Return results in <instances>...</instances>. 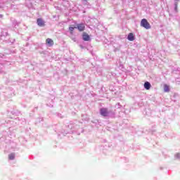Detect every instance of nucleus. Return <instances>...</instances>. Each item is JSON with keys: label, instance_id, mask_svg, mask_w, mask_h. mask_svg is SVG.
Returning <instances> with one entry per match:
<instances>
[{"label": "nucleus", "instance_id": "nucleus-4", "mask_svg": "<svg viewBox=\"0 0 180 180\" xmlns=\"http://www.w3.org/2000/svg\"><path fill=\"white\" fill-rule=\"evenodd\" d=\"M76 29H78L79 32H84L85 30V25L84 23L78 24Z\"/></svg>", "mask_w": 180, "mask_h": 180}, {"label": "nucleus", "instance_id": "nucleus-10", "mask_svg": "<svg viewBox=\"0 0 180 180\" xmlns=\"http://www.w3.org/2000/svg\"><path fill=\"white\" fill-rule=\"evenodd\" d=\"M8 159L9 160H15V154L11 153V154L8 155Z\"/></svg>", "mask_w": 180, "mask_h": 180}, {"label": "nucleus", "instance_id": "nucleus-6", "mask_svg": "<svg viewBox=\"0 0 180 180\" xmlns=\"http://www.w3.org/2000/svg\"><path fill=\"white\" fill-rule=\"evenodd\" d=\"M46 44H49V46H53L54 45V41L53 39L48 38L46 39Z\"/></svg>", "mask_w": 180, "mask_h": 180}, {"label": "nucleus", "instance_id": "nucleus-12", "mask_svg": "<svg viewBox=\"0 0 180 180\" xmlns=\"http://www.w3.org/2000/svg\"><path fill=\"white\" fill-rule=\"evenodd\" d=\"M178 9V4H175V11H176Z\"/></svg>", "mask_w": 180, "mask_h": 180}, {"label": "nucleus", "instance_id": "nucleus-11", "mask_svg": "<svg viewBox=\"0 0 180 180\" xmlns=\"http://www.w3.org/2000/svg\"><path fill=\"white\" fill-rule=\"evenodd\" d=\"M75 28H76L75 27H69V30H70L71 34H72V33H74V30H75Z\"/></svg>", "mask_w": 180, "mask_h": 180}, {"label": "nucleus", "instance_id": "nucleus-13", "mask_svg": "<svg viewBox=\"0 0 180 180\" xmlns=\"http://www.w3.org/2000/svg\"><path fill=\"white\" fill-rule=\"evenodd\" d=\"M0 18H2V15H0Z\"/></svg>", "mask_w": 180, "mask_h": 180}, {"label": "nucleus", "instance_id": "nucleus-1", "mask_svg": "<svg viewBox=\"0 0 180 180\" xmlns=\"http://www.w3.org/2000/svg\"><path fill=\"white\" fill-rule=\"evenodd\" d=\"M141 26L147 30L151 29V25H150V22H148V21H147V19L146 18L141 20Z\"/></svg>", "mask_w": 180, "mask_h": 180}, {"label": "nucleus", "instance_id": "nucleus-8", "mask_svg": "<svg viewBox=\"0 0 180 180\" xmlns=\"http://www.w3.org/2000/svg\"><path fill=\"white\" fill-rule=\"evenodd\" d=\"M128 40L129 41H133L134 40V34L133 33H129L128 34V37H127Z\"/></svg>", "mask_w": 180, "mask_h": 180}, {"label": "nucleus", "instance_id": "nucleus-2", "mask_svg": "<svg viewBox=\"0 0 180 180\" xmlns=\"http://www.w3.org/2000/svg\"><path fill=\"white\" fill-rule=\"evenodd\" d=\"M100 114L101 115V116H104V117H106L109 115V111H108V108H103L100 109Z\"/></svg>", "mask_w": 180, "mask_h": 180}, {"label": "nucleus", "instance_id": "nucleus-9", "mask_svg": "<svg viewBox=\"0 0 180 180\" xmlns=\"http://www.w3.org/2000/svg\"><path fill=\"white\" fill-rule=\"evenodd\" d=\"M164 91H165V92H168L169 91V86L165 84L164 85Z\"/></svg>", "mask_w": 180, "mask_h": 180}, {"label": "nucleus", "instance_id": "nucleus-7", "mask_svg": "<svg viewBox=\"0 0 180 180\" xmlns=\"http://www.w3.org/2000/svg\"><path fill=\"white\" fill-rule=\"evenodd\" d=\"M143 86H144L145 89L148 91L151 88V84H150V82H146L143 84Z\"/></svg>", "mask_w": 180, "mask_h": 180}, {"label": "nucleus", "instance_id": "nucleus-5", "mask_svg": "<svg viewBox=\"0 0 180 180\" xmlns=\"http://www.w3.org/2000/svg\"><path fill=\"white\" fill-rule=\"evenodd\" d=\"M82 37H83V40L84 41H89V40H91L89 34H88L86 32H84L83 33Z\"/></svg>", "mask_w": 180, "mask_h": 180}, {"label": "nucleus", "instance_id": "nucleus-14", "mask_svg": "<svg viewBox=\"0 0 180 180\" xmlns=\"http://www.w3.org/2000/svg\"><path fill=\"white\" fill-rule=\"evenodd\" d=\"M84 1H85L86 2V1H88V0H84Z\"/></svg>", "mask_w": 180, "mask_h": 180}, {"label": "nucleus", "instance_id": "nucleus-3", "mask_svg": "<svg viewBox=\"0 0 180 180\" xmlns=\"http://www.w3.org/2000/svg\"><path fill=\"white\" fill-rule=\"evenodd\" d=\"M37 23L38 26H39V27H43L46 26V22L41 18H38L37 20Z\"/></svg>", "mask_w": 180, "mask_h": 180}]
</instances>
